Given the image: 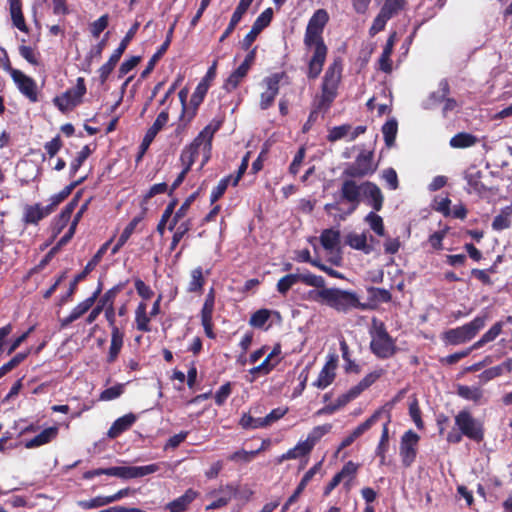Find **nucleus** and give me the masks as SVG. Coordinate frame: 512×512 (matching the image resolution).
Wrapping results in <instances>:
<instances>
[{"label": "nucleus", "instance_id": "obj_1", "mask_svg": "<svg viewBox=\"0 0 512 512\" xmlns=\"http://www.w3.org/2000/svg\"><path fill=\"white\" fill-rule=\"evenodd\" d=\"M220 126V121L212 120L203 128L193 142L183 149L180 156L183 166L191 168L199 158H201L200 169L205 166L211 158L212 140Z\"/></svg>", "mask_w": 512, "mask_h": 512}, {"label": "nucleus", "instance_id": "obj_2", "mask_svg": "<svg viewBox=\"0 0 512 512\" xmlns=\"http://www.w3.org/2000/svg\"><path fill=\"white\" fill-rule=\"evenodd\" d=\"M310 296L314 301L342 313H347L353 309L367 310L371 308L369 304L360 302L357 293L340 288L314 290L310 292Z\"/></svg>", "mask_w": 512, "mask_h": 512}, {"label": "nucleus", "instance_id": "obj_3", "mask_svg": "<svg viewBox=\"0 0 512 512\" xmlns=\"http://www.w3.org/2000/svg\"><path fill=\"white\" fill-rule=\"evenodd\" d=\"M454 425L445 437L449 444H459L463 437L476 443L482 442L485 438L483 421L475 418L467 408L461 409L454 416Z\"/></svg>", "mask_w": 512, "mask_h": 512}, {"label": "nucleus", "instance_id": "obj_4", "mask_svg": "<svg viewBox=\"0 0 512 512\" xmlns=\"http://www.w3.org/2000/svg\"><path fill=\"white\" fill-rule=\"evenodd\" d=\"M369 335L371 337L370 351L378 359H389L398 352L396 339L388 333L385 323L377 317H373L371 320Z\"/></svg>", "mask_w": 512, "mask_h": 512}, {"label": "nucleus", "instance_id": "obj_5", "mask_svg": "<svg viewBox=\"0 0 512 512\" xmlns=\"http://www.w3.org/2000/svg\"><path fill=\"white\" fill-rule=\"evenodd\" d=\"M487 315L477 316L471 322L443 333L442 339L451 345H459L473 339L485 326Z\"/></svg>", "mask_w": 512, "mask_h": 512}, {"label": "nucleus", "instance_id": "obj_6", "mask_svg": "<svg viewBox=\"0 0 512 512\" xmlns=\"http://www.w3.org/2000/svg\"><path fill=\"white\" fill-rule=\"evenodd\" d=\"M306 54L308 56L307 76L311 79L317 78L322 69L327 56V46L323 39H304Z\"/></svg>", "mask_w": 512, "mask_h": 512}, {"label": "nucleus", "instance_id": "obj_7", "mask_svg": "<svg viewBox=\"0 0 512 512\" xmlns=\"http://www.w3.org/2000/svg\"><path fill=\"white\" fill-rule=\"evenodd\" d=\"M342 75V61L335 59L327 68L322 82L321 102L329 105L336 97Z\"/></svg>", "mask_w": 512, "mask_h": 512}, {"label": "nucleus", "instance_id": "obj_8", "mask_svg": "<svg viewBox=\"0 0 512 512\" xmlns=\"http://www.w3.org/2000/svg\"><path fill=\"white\" fill-rule=\"evenodd\" d=\"M372 230L380 237H384V252L385 254L394 255L402 246V240L408 239L411 235L410 226H402L400 231L396 229L390 232L385 229V226H371Z\"/></svg>", "mask_w": 512, "mask_h": 512}, {"label": "nucleus", "instance_id": "obj_9", "mask_svg": "<svg viewBox=\"0 0 512 512\" xmlns=\"http://www.w3.org/2000/svg\"><path fill=\"white\" fill-rule=\"evenodd\" d=\"M420 436L413 430L409 429L401 436L399 445V455L402 465L409 468L415 462Z\"/></svg>", "mask_w": 512, "mask_h": 512}, {"label": "nucleus", "instance_id": "obj_10", "mask_svg": "<svg viewBox=\"0 0 512 512\" xmlns=\"http://www.w3.org/2000/svg\"><path fill=\"white\" fill-rule=\"evenodd\" d=\"M373 157L372 151H360L355 161L344 170V174L349 177H364L373 174L377 169V164L374 163Z\"/></svg>", "mask_w": 512, "mask_h": 512}, {"label": "nucleus", "instance_id": "obj_11", "mask_svg": "<svg viewBox=\"0 0 512 512\" xmlns=\"http://www.w3.org/2000/svg\"><path fill=\"white\" fill-rule=\"evenodd\" d=\"M238 491V486L233 483L222 484L218 488L210 490L206 497L211 498L212 501L205 507V510L210 511L226 507L236 497Z\"/></svg>", "mask_w": 512, "mask_h": 512}, {"label": "nucleus", "instance_id": "obj_12", "mask_svg": "<svg viewBox=\"0 0 512 512\" xmlns=\"http://www.w3.org/2000/svg\"><path fill=\"white\" fill-rule=\"evenodd\" d=\"M283 78L282 73H273L266 76L260 83L262 89L260 94L259 106L262 110L268 109L279 93L280 81Z\"/></svg>", "mask_w": 512, "mask_h": 512}, {"label": "nucleus", "instance_id": "obj_13", "mask_svg": "<svg viewBox=\"0 0 512 512\" xmlns=\"http://www.w3.org/2000/svg\"><path fill=\"white\" fill-rule=\"evenodd\" d=\"M329 20V15L326 10L318 9L309 19L306 27L304 39L307 41L312 39H323L322 34L325 25Z\"/></svg>", "mask_w": 512, "mask_h": 512}, {"label": "nucleus", "instance_id": "obj_14", "mask_svg": "<svg viewBox=\"0 0 512 512\" xmlns=\"http://www.w3.org/2000/svg\"><path fill=\"white\" fill-rule=\"evenodd\" d=\"M160 470V464L152 463L145 466H115V477L123 479L141 478Z\"/></svg>", "mask_w": 512, "mask_h": 512}, {"label": "nucleus", "instance_id": "obj_15", "mask_svg": "<svg viewBox=\"0 0 512 512\" xmlns=\"http://www.w3.org/2000/svg\"><path fill=\"white\" fill-rule=\"evenodd\" d=\"M12 79L20 92L30 101H37V88L35 81L22 71H12Z\"/></svg>", "mask_w": 512, "mask_h": 512}, {"label": "nucleus", "instance_id": "obj_16", "mask_svg": "<svg viewBox=\"0 0 512 512\" xmlns=\"http://www.w3.org/2000/svg\"><path fill=\"white\" fill-rule=\"evenodd\" d=\"M456 394L460 398L473 402L477 406L486 404L488 401L484 390L480 386L458 384L456 386Z\"/></svg>", "mask_w": 512, "mask_h": 512}, {"label": "nucleus", "instance_id": "obj_17", "mask_svg": "<svg viewBox=\"0 0 512 512\" xmlns=\"http://www.w3.org/2000/svg\"><path fill=\"white\" fill-rule=\"evenodd\" d=\"M374 241L373 236L367 237L366 233H355L351 232L345 236V244L350 246L352 249L359 250L364 254L368 255L374 250L372 242Z\"/></svg>", "mask_w": 512, "mask_h": 512}, {"label": "nucleus", "instance_id": "obj_18", "mask_svg": "<svg viewBox=\"0 0 512 512\" xmlns=\"http://www.w3.org/2000/svg\"><path fill=\"white\" fill-rule=\"evenodd\" d=\"M169 119L168 112L162 111L154 121L153 125L148 129L146 132L143 141L140 145L141 153L139 155V158L145 153V151L148 149L151 142L154 140L157 133L167 124Z\"/></svg>", "mask_w": 512, "mask_h": 512}, {"label": "nucleus", "instance_id": "obj_19", "mask_svg": "<svg viewBox=\"0 0 512 512\" xmlns=\"http://www.w3.org/2000/svg\"><path fill=\"white\" fill-rule=\"evenodd\" d=\"M102 291V283L99 282L97 289L93 292V294L79 303L71 313L66 317V325L71 323L77 319H79L82 315H84L95 303L97 298L99 297Z\"/></svg>", "mask_w": 512, "mask_h": 512}, {"label": "nucleus", "instance_id": "obj_20", "mask_svg": "<svg viewBox=\"0 0 512 512\" xmlns=\"http://www.w3.org/2000/svg\"><path fill=\"white\" fill-rule=\"evenodd\" d=\"M86 94V86L82 77L77 78L76 83L66 91V110L80 105Z\"/></svg>", "mask_w": 512, "mask_h": 512}, {"label": "nucleus", "instance_id": "obj_21", "mask_svg": "<svg viewBox=\"0 0 512 512\" xmlns=\"http://www.w3.org/2000/svg\"><path fill=\"white\" fill-rule=\"evenodd\" d=\"M361 196L365 197L369 204L376 210H380L383 203V196L381 190L377 185L372 182L362 183Z\"/></svg>", "mask_w": 512, "mask_h": 512}, {"label": "nucleus", "instance_id": "obj_22", "mask_svg": "<svg viewBox=\"0 0 512 512\" xmlns=\"http://www.w3.org/2000/svg\"><path fill=\"white\" fill-rule=\"evenodd\" d=\"M137 417L133 413L125 414L122 417L116 419L110 429L108 430V436L110 438H116L123 432L129 430L132 425L136 422Z\"/></svg>", "mask_w": 512, "mask_h": 512}, {"label": "nucleus", "instance_id": "obj_23", "mask_svg": "<svg viewBox=\"0 0 512 512\" xmlns=\"http://www.w3.org/2000/svg\"><path fill=\"white\" fill-rule=\"evenodd\" d=\"M198 497V492L192 488L168 504L169 512H183Z\"/></svg>", "mask_w": 512, "mask_h": 512}, {"label": "nucleus", "instance_id": "obj_24", "mask_svg": "<svg viewBox=\"0 0 512 512\" xmlns=\"http://www.w3.org/2000/svg\"><path fill=\"white\" fill-rule=\"evenodd\" d=\"M124 343V333L120 329H115L113 333H111V343L107 355V363L112 364L114 363L119 353L123 347Z\"/></svg>", "mask_w": 512, "mask_h": 512}, {"label": "nucleus", "instance_id": "obj_25", "mask_svg": "<svg viewBox=\"0 0 512 512\" xmlns=\"http://www.w3.org/2000/svg\"><path fill=\"white\" fill-rule=\"evenodd\" d=\"M150 313H147V304L142 301L138 304L135 310V323L138 331L151 332V321Z\"/></svg>", "mask_w": 512, "mask_h": 512}, {"label": "nucleus", "instance_id": "obj_26", "mask_svg": "<svg viewBox=\"0 0 512 512\" xmlns=\"http://www.w3.org/2000/svg\"><path fill=\"white\" fill-rule=\"evenodd\" d=\"M9 11L13 25L22 32H27L28 28L22 13V5L20 0H8Z\"/></svg>", "mask_w": 512, "mask_h": 512}, {"label": "nucleus", "instance_id": "obj_27", "mask_svg": "<svg viewBox=\"0 0 512 512\" xmlns=\"http://www.w3.org/2000/svg\"><path fill=\"white\" fill-rule=\"evenodd\" d=\"M342 197L350 203H357L361 197L362 184H357L353 180H345L341 187Z\"/></svg>", "mask_w": 512, "mask_h": 512}, {"label": "nucleus", "instance_id": "obj_28", "mask_svg": "<svg viewBox=\"0 0 512 512\" xmlns=\"http://www.w3.org/2000/svg\"><path fill=\"white\" fill-rule=\"evenodd\" d=\"M390 421H391L390 415H388V420L383 425L381 437H380L379 443H378V445L376 447V450H375L376 456L379 457V459H380V461H379L380 466H383V465L386 464V453H387L388 448H389V428H388V425H389Z\"/></svg>", "mask_w": 512, "mask_h": 512}, {"label": "nucleus", "instance_id": "obj_29", "mask_svg": "<svg viewBox=\"0 0 512 512\" xmlns=\"http://www.w3.org/2000/svg\"><path fill=\"white\" fill-rule=\"evenodd\" d=\"M57 434L58 429L56 427H48L32 439L26 441L25 447L35 448L47 444L52 441L57 436Z\"/></svg>", "mask_w": 512, "mask_h": 512}, {"label": "nucleus", "instance_id": "obj_30", "mask_svg": "<svg viewBox=\"0 0 512 512\" xmlns=\"http://www.w3.org/2000/svg\"><path fill=\"white\" fill-rule=\"evenodd\" d=\"M467 181V190L469 193L481 194L484 190V185L481 182V172L475 168L468 169L465 173Z\"/></svg>", "mask_w": 512, "mask_h": 512}, {"label": "nucleus", "instance_id": "obj_31", "mask_svg": "<svg viewBox=\"0 0 512 512\" xmlns=\"http://www.w3.org/2000/svg\"><path fill=\"white\" fill-rule=\"evenodd\" d=\"M191 279L189 281V284L187 286V291L189 293H199L201 294L203 292V287L206 283V279L203 274L202 267H196L193 269L190 273Z\"/></svg>", "mask_w": 512, "mask_h": 512}, {"label": "nucleus", "instance_id": "obj_32", "mask_svg": "<svg viewBox=\"0 0 512 512\" xmlns=\"http://www.w3.org/2000/svg\"><path fill=\"white\" fill-rule=\"evenodd\" d=\"M248 71L249 68H247L246 65L240 64V66L236 68L226 79L223 88L229 92L236 89L241 81L246 77Z\"/></svg>", "mask_w": 512, "mask_h": 512}, {"label": "nucleus", "instance_id": "obj_33", "mask_svg": "<svg viewBox=\"0 0 512 512\" xmlns=\"http://www.w3.org/2000/svg\"><path fill=\"white\" fill-rule=\"evenodd\" d=\"M395 37L396 33H393L389 36L386 45L383 49V52L381 54V57L379 59L380 69L384 72H390L392 70V62L390 56L392 54L393 47L395 44Z\"/></svg>", "mask_w": 512, "mask_h": 512}, {"label": "nucleus", "instance_id": "obj_34", "mask_svg": "<svg viewBox=\"0 0 512 512\" xmlns=\"http://www.w3.org/2000/svg\"><path fill=\"white\" fill-rule=\"evenodd\" d=\"M320 242L325 250L333 251L340 243V232L333 228L325 229L320 236Z\"/></svg>", "mask_w": 512, "mask_h": 512}, {"label": "nucleus", "instance_id": "obj_35", "mask_svg": "<svg viewBox=\"0 0 512 512\" xmlns=\"http://www.w3.org/2000/svg\"><path fill=\"white\" fill-rule=\"evenodd\" d=\"M503 324V321H498L494 323L492 327L487 332H485L478 341H476L473 344L471 349H479L485 344L494 341L501 334Z\"/></svg>", "mask_w": 512, "mask_h": 512}, {"label": "nucleus", "instance_id": "obj_36", "mask_svg": "<svg viewBox=\"0 0 512 512\" xmlns=\"http://www.w3.org/2000/svg\"><path fill=\"white\" fill-rule=\"evenodd\" d=\"M332 429V424L327 423L314 427L304 441L312 451L316 443Z\"/></svg>", "mask_w": 512, "mask_h": 512}, {"label": "nucleus", "instance_id": "obj_37", "mask_svg": "<svg viewBox=\"0 0 512 512\" xmlns=\"http://www.w3.org/2000/svg\"><path fill=\"white\" fill-rule=\"evenodd\" d=\"M208 89L209 87H207L205 83H198L190 99V105L192 106V109L189 113L188 120L194 117L196 110L204 100V97L207 94Z\"/></svg>", "mask_w": 512, "mask_h": 512}, {"label": "nucleus", "instance_id": "obj_38", "mask_svg": "<svg viewBox=\"0 0 512 512\" xmlns=\"http://www.w3.org/2000/svg\"><path fill=\"white\" fill-rule=\"evenodd\" d=\"M48 216L42 203L27 206L25 208V220L28 223H37Z\"/></svg>", "mask_w": 512, "mask_h": 512}, {"label": "nucleus", "instance_id": "obj_39", "mask_svg": "<svg viewBox=\"0 0 512 512\" xmlns=\"http://www.w3.org/2000/svg\"><path fill=\"white\" fill-rule=\"evenodd\" d=\"M477 138L470 134L461 132L450 139V146L453 148H468L476 144Z\"/></svg>", "mask_w": 512, "mask_h": 512}, {"label": "nucleus", "instance_id": "obj_40", "mask_svg": "<svg viewBox=\"0 0 512 512\" xmlns=\"http://www.w3.org/2000/svg\"><path fill=\"white\" fill-rule=\"evenodd\" d=\"M166 228H168V230L170 232H174L172 241L170 244V250L173 251L176 249L178 243L181 241V239L188 232L189 229H188V226H180L179 229H177V230H174L175 226H157V231L159 232V234L161 236H163Z\"/></svg>", "mask_w": 512, "mask_h": 512}, {"label": "nucleus", "instance_id": "obj_41", "mask_svg": "<svg viewBox=\"0 0 512 512\" xmlns=\"http://www.w3.org/2000/svg\"><path fill=\"white\" fill-rule=\"evenodd\" d=\"M125 286L126 282L116 284L104 293V295L99 299L98 304L103 308L108 307L109 305L114 306L115 298L125 288Z\"/></svg>", "mask_w": 512, "mask_h": 512}, {"label": "nucleus", "instance_id": "obj_42", "mask_svg": "<svg viewBox=\"0 0 512 512\" xmlns=\"http://www.w3.org/2000/svg\"><path fill=\"white\" fill-rule=\"evenodd\" d=\"M382 414V409L376 410L368 419H366L363 423L359 424L351 434L357 439L361 435H363L366 431H368L380 418Z\"/></svg>", "mask_w": 512, "mask_h": 512}, {"label": "nucleus", "instance_id": "obj_43", "mask_svg": "<svg viewBox=\"0 0 512 512\" xmlns=\"http://www.w3.org/2000/svg\"><path fill=\"white\" fill-rule=\"evenodd\" d=\"M398 131V124L395 119L388 120L382 127V133L384 136L387 147H392L395 142V138Z\"/></svg>", "mask_w": 512, "mask_h": 512}, {"label": "nucleus", "instance_id": "obj_44", "mask_svg": "<svg viewBox=\"0 0 512 512\" xmlns=\"http://www.w3.org/2000/svg\"><path fill=\"white\" fill-rule=\"evenodd\" d=\"M262 451V447L258 448L254 451H246L244 449L235 451L231 453L227 459L231 462H242L249 463L251 462L260 452Z\"/></svg>", "mask_w": 512, "mask_h": 512}, {"label": "nucleus", "instance_id": "obj_45", "mask_svg": "<svg viewBox=\"0 0 512 512\" xmlns=\"http://www.w3.org/2000/svg\"><path fill=\"white\" fill-rule=\"evenodd\" d=\"M298 282V274H287L278 280L276 289L282 296H286L289 290Z\"/></svg>", "mask_w": 512, "mask_h": 512}, {"label": "nucleus", "instance_id": "obj_46", "mask_svg": "<svg viewBox=\"0 0 512 512\" xmlns=\"http://www.w3.org/2000/svg\"><path fill=\"white\" fill-rule=\"evenodd\" d=\"M406 3V0H385L380 10L392 18L405 8Z\"/></svg>", "mask_w": 512, "mask_h": 512}, {"label": "nucleus", "instance_id": "obj_47", "mask_svg": "<svg viewBox=\"0 0 512 512\" xmlns=\"http://www.w3.org/2000/svg\"><path fill=\"white\" fill-rule=\"evenodd\" d=\"M369 299L377 303H388L392 299V295L389 290L379 287H369L367 289Z\"/></svg>", "mask_w": 512, "mask_h": 512}, {"label": "nucleus", "instance_id": "obj_48", "mask_svg": "<svg viewBox=\"0 0 512 512\" xmlns=\"http://www.w3.org/2000/svg\"><path fill=\"white\" fill-rule=\"evenodd\" d=\"M271 317V311L263 308L255 311L249 320V324L254 328H263Z\"/></svg>", "mask_w": 512, "mask_h": 512}, {"label": "nucleus", "instance_id": "obj_49", "mask_svg": "<svg viewBox=\"0 0 512 512\" xmlns=\"http://www.w3.org/2000/svg\"><path fill=\"white\" fill-rule=\"evenodd\" d=\"M298 276L299 282H302L305 285L320 288V290L326 288L325 279L322 276L312 274L309 271L305 273H299Z\"/></svg>", "mask_w": 512, "mask_h": 512}, {"label": "nucleus", "instance_id": "obj_50", "mask_svg": "<svg viewBox=\"0 0 512 512\" xmlns=\"http://www.w3.org/2000/svg\"><path fill=\"white\" fill-rule=\"evenodd\" d=\"M351 126L348 124L335 126L329 130L327 139L330 142H335L340 139H347L349 141Z\"/></svg>", "mask_w": 512, "mask_h": 512}, {"label": "nucleus", "instance_id": "obj_51", "mask_svg": "<svg viewBox=\"0 0 512 512\" xmlns=\"http://www.w3.org/2000/svg\"><path fill=\"white\" fill-rule=\"evenodd\" d=\"M139 28V23L136 22L132 25V27L128 30L125 37L122 39L121 43L119 44L118 48L112 53V55L115 56V58H121L122 54L125 52L129 42L134 38L137 30Z\"/></svg>", "mask_w": 512, "mask_h": 512}, {"label": "nucleus", "instance_id": "obj_52", "mask_svg": "<svg viewBox=\"0 0 512 512\" xmlns=\"http://www.w3.org/2000/svg\"><path fill=\"white\" fill-rule=\"evenodd\" d=\"M239 425L245 430H253L265 427L263 418H254L249 413H244L241 416Z\"/></svg>", "mask_w": 512, "mask_h": 512}, {"label": "nucleus", "instance_id": "obj_53", "mask_svg": "<svg viewBox=\"0 0 512 512\" xmlns=\"http://www.w3.org/2000/svg\"><path fill=\"white\" fill-rule=\"evenodd\" d=\"M336 377V372H331L326 369H321L318 378L313 382V386L319 389H325L333 383Z\"/></svg>", "mask_w": 512, "mask_h": 512}, {"label": "nucleus", "instance_id": "obj_54", "mask_svg": "<svg viewBox=\"0 0 512 512\" xmlns=\"http://www.w3.org/2000/svg\"><path fill=\"white\" fill-rule=\"evenodd\" d=\"M64 244V237H61L58 242H57V245L55 247H53L44 257L43 259L39 262V264H37L35 267H33L30 271H29V274L32 275L34 273H38L40 272L46 265L49 264V262L51 261V259L54 257V254L56 252V250L62 246Z\"/></svg>", "mask_w": 512, "mask_h": 512}, {"label": "nucleus", "instance_id": "obj_55", "mask_svg": "<svg viewBox=\"0 0 512 512\" xmlns=\"http://www.w3.org/2000/svg\"><path fill=\"white\" fill-rule=\"evenodd\" d=\"M92 150L88 145H84L82 149L77 153L76 158L70 165V173L75 175L81 166V164L90 156Z\"/></svg>", "mask_w": 512, "mask_h": 512}, {"label": "nucleus", "instance_id": "obj_56", "mask_svg": "<svg viewBox=\"0 0 512 512\" xmlns=\"http://www.w3.org/2000/svg\"><path fill=\"white\" fill-rule=\"evenodd\" d=\"M124 393V384H116L103 390L99 396L102 401H111L117 399Z\"/></svg>", "mask_w": 512, "mask_h": 512}, {"label": "nucleus", "instance_id": "obj_57", "mask_svg": "<svg viewBox=\"0 0 512 512\" xmlns=\"http://www.w3.org/2000/svg\"><path fill=\"white\" fill-rule=\"evenodd\" d=\"M119 60V58H115L114 55H111L109 60L99 68L98 74L102 84L106 82Z\"/></svg>", "mask_w": 512, "mask_h": 512}, {"label": "nucleus", "instance_id": "obj_58", "mask_svg": "<svg viewBox=\"0 0 512 512\" xmlns=\"http://www.w3.org/2000/svg\"><path fill=\"white\" fill-rule=\"evenodd\" d=\"M389 19H391V18L388 17L384 12H382L380 10L378 15L373 20V23L369 29L370 36H375L380 31H382L385 28Z\"/></svg>", "mask_w": 512, "mask_h": 512}, {"label": "nucleus", "instance_id": "obj_59", "mask_svg": "<svg viewBox=\"0 0 512 512\" xmlns=\"http://www.w3.org/2000/svg\"><path fill=\"white\" fill-rule=\"evenodd\" d=\"M77 504L82 509H93L108 505L109 502L107 496H96L89 500H80Z\"/></svg>", "mask_w": 512, "mask_h": 512}, {"label": "nucleus", "instance_id": "obj_60", "mask_svg": "<svg viewBox=\"0 0 512 512\" xmlns=\"http://www.w3.org/2000/svg\"><path fill=\"white\" fill-rule=\"evenodd\" d=\"M232 392V383L226 382L216 391L214 399L217 406H222L227 401Z\"/></svg>", "mask_w": 512, "mask_h": 512}, {"label": "nucleus", "instance_id": "obj_61", "mask_svg": "<svg viewBox=\"0 0 512 512\" xmlns=\"http://www.w3.org/2000/svg\"><path fill=\"white\" fill-rule=\"evenodd\" d=\"M409 415L419 430L424 429V422L421 416V409L419 407L417 399L410 403Z\"/></svg>", "mask_w": 512, "mask_h": 512}, {"label": "nucleus", "instance_id": "obj_62", "mask_svg": "<svg viewBox=\"0 0 512 512\" xmlns=\"http://www.w3.org/2000/svg\"><path fill=\"white\" fill-rule=\"evenodd\" d=\"M450 204H451V201L448 197H436L433 200L432 206L435 211L443 214L445 217H449L450 216Z\"/></svg>", "mask_w": 512, "mask_h": 512}, {"label": "nucleus", "instance_id": "obj_63", "mask_svg": "<svg viewBox=\"0 0 512 512\" xmlns=\"http://www.w3.org/2000/svg\"><path fill=\"white\" fill-rule=\"evenodd\" d=\"M20 55L30 64L38 65L39 64V53L30 46L21 45L19 47Z\"/></svg>", "mask_w": 512, "mask_h": 512}, {"label": "nucleus", "instance_id": "obj_64", "mask_svg": "<svg viewBox=\"0 0 512 512\" xmlns=\"http://www.w3.org/2000/svg\"><path fill=\"white\" fill-rule=\"evenodd\" d=\"M273 17V10L272 8L265 9L255 20L253 23V27L258 29L259 31H262L264 28H266Z\"/></svg>", "mask_w": 512, "mask_h": 512}]
</instances>
